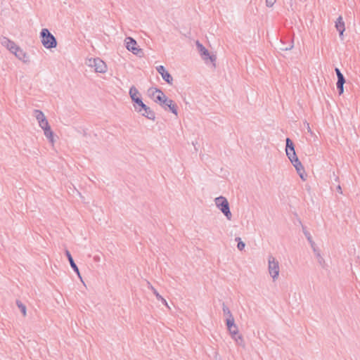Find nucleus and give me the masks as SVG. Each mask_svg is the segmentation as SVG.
<instances>
[{"mask_svg":"<svg viewBox=\"0 0 360 360\" xmlns=\"http://www.w3.org/2000/svg\"><path fill=\"white\" fill-rule=\"evenodd\" d=\"M266 6L267 7H272L276 3V0H265Z\"/></svg>","mask_w":360,"mask_h":360,"instance_id":"nucleus-29","label":"nucleus"},{"mask_svg":"<svg viewBox=\"0 0 360 360\" xmlns=\"http://www.w3.org/2000/svg\"><path fill=\"white\" fill-rule=\"evenodd\" d=\"M129 95L131 100L135 103V110L139 112H141L142 108H146V105L143 103L140 98L139 92L135 86H133L130 88Z\"/></svg>","mask_w":360,"mask_h":360,"instance_id":"nucleus-6","label":"nucleus"},{"mask_svg":"<svg viewBox=\"0 0 360 360\" xmlns=\"http://www.w3.org/2000/svg\"><path fill=\"white\" fill-rule=\"evenodd\" d=\"M147 285H148V288L149 289H150L152 290V292H153V294L155 295L156 298L161 301L165 306H167L168 308H169L167 301L165 299H164L159 293L156 290V289L150 284V282H147Z\"/></svg>","mask_w":360,"mask_h":360,"instance_id":"nucleus-18","label":"nucleus"},{"mask_svg":"<svg viewBox=\"0 0 360 360\" xmlns=\"http://www.w3.org/2000/svg\"><path fill=\"white\" fill-rule=\"evenodd\" d=\"M291 163L293 165L295 168L296 169L297 173L299 174L300 178L303 180H304V167L301 163V162L299 160L298 158L295 159L294 160L291 161Z\"/></svg>","mask_w":360,"mask_h":360,"instance_id":"nucleus-15","label":"nucleus"},{"mask_svg":"<svg viewBox=\"0 0 360 360\" xmlns=\"http://www.w3.org/2000/svg\"><path fill=\"white\" fill-rule=\"evenodd\" d=\"M16 305L20 309V311L22 312L23 316H27V308L26 306L22 304L20 300H16Z\"/></svg>","mask_w":360,"mask_h":360,"instance_id":"nucleus-23","label":"nucleus"},{"mask_svg":"<svg viewBox=\"0 0 360 360\" xmlns=\"http://www.w3.org/2000/svg\"><path fill=\"white\" fill-rule=\"evenodd\" d=\"M126 48L128 51L132 52L134 55L142 56L143 53L141 49L139 48L136 40L128 37L125 39Z\"/></svg>","mask_w":360,"mask_h":360,"instance_id":"nucleus-8","label":"nucleus"},{"mask_svg":"<svg viewBox=\"0 0 360 360\" xmlns=\"http://www.w3.org/2000/svg\"><path fill=\"white\" fill-rule=\"evenodd\" d=\"M33 115L37 120L39 126L43 129L45 136L51 143H53V133L44 112L39 110H34Z\"/></svg>","mask_w":360,"mask_h":360,"instance_id":"nucleus-2","label":"nucleus"},{"mask_svg":"<svg viewBox=\"0 0 360 360\" xmlns=\"http://www.w3.org/2000/svg\"><path fill=\"white\" fill-rule=\"evenodd\" d=\"M313 252L314 253V255L316 257V259L317 262L319 263V264L321 267L325 268L326 266V261H325L324 258L321 255L320 250H318L315 247V248H313Z\"/></svg>","mask_w":360,"mask_h":360,"instance_id":"nucleus-16","label":"nucleus"},{"mask_svg":"<svg viewBox=\"0 0 360 360\" xmlns=\"http://www.w3.org/2000/svg\"><path fill=\"white\" fill-rule=\"evenodd\" d=\"M345 82V79H338V82H337V88L339 91V94L341 95L342 94H343L344 92V84Z\"/></svg>","mask_w":360,"mask_h":360,"instance_id":"nucleus-22","label":"nucleus"},{"mask_svg":"<svg viewBox=\"0 0 360 360\" xmlns=\"http://www.w3.org/2000/svg\"><path fill=\"white\" fill-rule=\"evenodd\" d=\"M158 72L161 75L162 79L169 84H172L173 78L171 75L166 70L163 65H159L156 68Z\"/></svg>","mask_w":360,"mask_h":360,"instance_id":"nucleus-12","label":"nucleus"},{"mask_svg":"<svg viewBox=\"0 0 360 360\" xmlns=\"http://www.w3.org/2000/svg\"><path fill=\"white\" fill-rule=\"evenodd\" d=\"M304 125L305 127V128L307 129L308 133H309L311 135H314V132L312 131V130L311 129V127L309 126V124L307 122H305L304 123Z\"/></svg>","mask_w":360,"mask_h":360,"instance_id":"nucleus-28","label":"nucleus"},{"mask_svg":"<svg viewBox=\"0 0 360 360\" xmlns=\"http://www.w3.org/2000/svg\"><path fill=\"white\" fill-rule=\"evenodd\" d=\"M267 262H268V273L273 281H276L279 278L280 274V264L279 262L276 259V258L272 255H269L267 257Z\"/></svg>","mask_w":360,"mask_h":360,"instance_id":"nucleus-3","label":"nucleus"},{"mask_svg":"<svg viewBox=\"0 0 360 360\" xmlns=\"http://www.w3.org/2000/svg\"><path fill=\"white\" fill-rule=\"evenodd\" d=\"M335 27L337 30L339 32L340 37L342 38L343 33L345 30V22L343 21L342 17L339 16L335 22Z\"/></svg>","mask_w":360,"mask_h":360,"instance_id":"nucleus-17","label":"nucleus"},{"mask_svg":"<svg viewBox=\"0 0 360 360\" xmlns=\"http://www.w3.org/2000/svg\"><path fill=\"white\" fill-rule=\"evenodd\" d=\"M335 72L338 77V79H345L343 75L341 73L340 70L338 68H335Z\"/></svg>","mask_w":360,"mask_h":360,"instance_id":"nucleus-30","label":"nucleus"},{"mask_svg":"<svg viewBox=\"0 0 360 360\" xmlns=\"http://www.w3.org/2000/svg\"><path fill=\"white\" fill-rule=\"evenodd\" d=\"M226 324L228 330H231V328H234L236 326L234 318L226 319Z\"/></svg>","mask_w":360,"mask_h":360,"instance_id":"nucleus-24","label":"nucleus"},{"mask_svg":"<svg viewBox=\"0 0 360 360\" xmlns=\"http://www.w3.org/2000/svg\"><path fill=\"white\" fill-rule=\"evenodd\" d=\"M304 234L306 236L307 240L311 244V246L312 249L314 248H315V243H314V242L312 240V237H311L310 233H309L307 231L304 230Z\"/></svg>","mask_w":360,"mask_h":360,"instance_id":"nucleus-25","label":"nucleus"},{"mask_svg":"<svg viewBox=\"0 0 360 360\" xmlns=\"http://www.w3.org/2000/svg\"><path fill=\"white\" fill-rule=\"evenodd\" d=\"M0 43L3 46L6 47L11 52H12L15 49H16L18 46L14 41L10 40L9 39L5 37H1Z\"/></svg>","mask_w":360,"mask_h":360,"instance_id":"nucleus-13","label":"nucleus"},{"mask_svg":"<svg viewBox=\"0 0 360 360\" xmlns=\"http://www.w3.org/2000/svg\"><path fill=\"white\" fill-rule=\"evenodd\" d=\"M285 152H286V155L288 156V158H289L290 162L292 160H294L295 159L297 158L295 151L294 144H293L292 141L289 138L286 139Z\"/></svg>","mask_w":360,"mask_h":360,"instance_id":"nucleus-10","label":"nucleus"},{"mask_svg":"<svg viewBox=\"0 0 360 360\" xmlns=\"http://www.w3.org/2000/svg\"><path fill=\"white\" fill-rule=\"evenodd\" d=\"M222 311H223V314L226 319L233 318V316L231 310L224 303L222 304Z\"/></svg>","mask_w":360,"mask_h":360,"instance_id":"nucleus-21","label":"nucleus"},{"mask_svg":"<svg viewBox=\"0 0 360 360\" xmlns=\"http://www.w3.org/2000/svg\"><path fill=\"white\" fill-rule=\"evenodd\" d=\"M236 240L238 241V245H237V248L239 250H244L245 247V243H243L242 240H241V238L238 237L236 238Z\"/></svg>","mask_w":360,"mask_h":360,"instance_id":"nucleus-26","label":"nucleus"},{"mask_svg":"<svg viewBox=\"0 0 360 360\" xmlns=\"http://www.w3.org/2000/svg\"><path fill=\"white\" fill-rule=\"evenodd\" d=\"M149 91L155 102L159 103L165 110L168 108L176 116L178 115L177 105L172 100L168 98L161 90L150 89Z\"/></svg>","mask_w":360,"mask_h":360,"instance_id":"nucleus-1","label":"nucleus"},{"mask_svg":"<svg viewBox=\"0 0 360 360\" xmlns=\"http://www.w3.org/2000/svg\"><path fill=\"white\" fill-rule=\"evenodd\" d=\"M231 338L235 341L236 344L243 348L245 347V343L243 335L238 333V335L232 336Z\"/></svg>","mask_w":360,"mask_h":360,"instance_id":"nucleus-20","label":"nucleus"},{"mask_svg":"<svg viewBox=\"0 0 360 360\" xmlns=\"http://www.w3.org/2000/svg\"><path fill=\"white\" fill-rule=\"evenodd\" d=\"M196 46L203 60H206L210 59L212 62H214L216 60V57L214 56H211L207 49H206L205 47L198 41H196Z\"/></svg>","mask_w":360,"mask_h":360,"instance_id":"nucleus-9","label":"nucleus"},{"mask_svg":"<svg viewBox=\"0 0 360 360\" xmlns=\"http://www.w3.org/2000/svg\"><path fill=\"white\" fill-rule=\"evenodd\" d=\"M229 332V334L231 337L235 335H238V333H239L238 328L237 326H235L234 328H231V330H228Z\"/></svg>","mask_w":360,"mask_h":360,"instance_id":"nucleus-27","label":"nucleus"},{"mask_svg":"<svg viewBox=\"0 0 360 360\" xmlns=\"http://www.w3.org/2000/svg\"><path fill=\"white\" fill-rule=\"evenodd\" d=\"M40 39L42 45L46 49H51L57 46L56 39L46 28H43L41 30Z\"/></svg>","mask_w":360,"mask_h":360,"instance_id":"nucleus-4","label":"nucleus"},{"mask_svg":"<svg viewBox=\"0 0 360 360\" xmlns=\"http://www.w3.org/2000/svg\"><path fill=\"white\" fill-rule=\"evenodd\" d=\"M86 65L89 67L94 68L96 72L105 73L108 70L106 64L99 58L88 59Z\"/></svg>","mask_w":360,"mask_h":360,"instance_id":"nucleus-7","label":"nucleus"},{"mask_svg":"<svg viewBox=\"0 0 360 360\" xmlns=\"http://www.w3.org/2000/svg\"><path fill=\"white\" fill-rule=\"evenodd\" d=\"M65 255L70 262V264L71 267L72 268L74 271L77 274V275L78 276V277L79 278L81 281L83 282L81 274L79 271V269H78L77 266L76 265V264L75 263L70 252L68 250H66Z\"/></svg>","mask_w":360,"mask_h":360,"instance_id":"nucleus-14","label":"nucleus"},{"mask_svg":"<svg viewBox=\"0 0 360 360\" xmlns=\"http://www.w3.org/2000/svg\"><path fill=\"white\" fill-rule=\"evenodd\" d=\"M216 207L224 214L228 220H231L232 214L230 211L229 203L224 196H219L214 199Z\"/></svg>","mask_w":360,"mask_h":360,"instance_id":"nucleus-5","label":"nucleus"},{"mask_svg":"<svg viewBox=\"0 0 360 360\" xmlns=\"http://www.w3.org/2000/svg\"><path fill=\"white\" fill-rule=\"evenodd\" d=\"M337 191H338L340 193H342V188H341V186H337Z\"/></svg>","mask_w":360,"mask_h":360,"instance_id":"nucleus-31","label":"nucleus"},{"mask_svg":"<svg viewBox=\"0 0 360 360\" xmlns=\"http://www.w3.org/2000/svg\"><path fill=\"white\" fill-rule=\"evenodd\" d=\"M141 115L146 117L148 119L154 120L155 118V113L146 105V108H142Z\"/></svg>","mask_w":360,"mask_h":360,"instance_id":"nucleus-19","label":"nucleus"},{"mask_svg":"<svg viewBox=\"0 0 360 360\" xmlns=\"http://www.w3.org/2000/svg\"><path fill=\"white\" fill-rule=\"evenodd\" d=\"M11 53H13L16 58L25 63H28L30 62L29 55L18 46H17L16 49H15Z\"/></svg>","mask_w":360,"mask_h":360,"instance_id":"nucleus-11","label":"nucleus"}]
</instances>
